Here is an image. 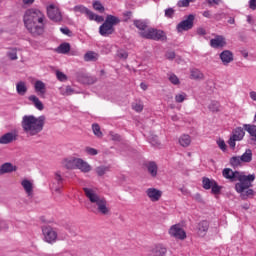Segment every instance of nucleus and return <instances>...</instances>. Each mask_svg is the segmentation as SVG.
Segmentation results:
<instances>
[{
	"label": "nucleus",
	"mask_w": 256,
	"mask_h": 256,
	"mask_svg": "<svg viewBox=\"0 0 256 256\" xmlns=\"http://www.w3.org/2000/svg\"><path fill=\"white\" fill-rule=\"evenodd\" d=\"M24 27L32 37H41L47 27V16L39 8H29L23 16Z\"/></svg>",
	"instance_id": "1"
},
{
	"label": "nucleus",
	"mask_w": 256,
	"mask_h": 256,
	"mask_svg": "<svg viewBox=\"0 0 256 256\" xmlns=\"http://www.w3.org/2000/svg\"><path fill=\"white\" fill-rule=\"evenodd\" d=\"M222 176L224 177V179L230 181V183H235V181H239L235 185L237 193H243L245 189L253 187V181H255V174L245 175L242 172L233 171L231 168H224L222 170Z\"/></svg>",
	"instance_id": "2"
},
{
	"label": "nucleus",
	"mask_w": 256,
	"mask_h": 256,
	"mask_svg": "<svg viewBox=\"0 0 256 256\" xmlns=\"http://www.w3.org/2000/svg\"><path fill=\"white\" fill-rule=\"evenodd\" d=\"M84 195L90 201L93 213H100V215H109L111 209L107 198L99 195L93 188H83Z\"/></svg>",
	"instance_id": "3"
},
{
	"label": "nucleus",
	"mask_w": 256,
	"mask_h": 256,
	"mask_svg": "<svg viewBox=\"0 0 256 256\" xmlns=\"http://www.w3.org/2000/svg\"><path fill=\"white\" fill-rule=\"evenodd\" d=\"M21 125L22 131L27 137H35L39 135L45 127V116L35 117L34 115H24Z\"/></svg>",
	"instance_id": "4"
},
{
	"label": "nucleus",
	"mask_w": 256,
	"mask_h": 256,
	"mask_svg": "<svg viewBox=\"0 0 256 256\" xmlns=\"http://www.w3.org/2000/svg\"><path fill=\"white\" fill-rule=\"evenodd\" d=\"M121 19L111 14L106 16L104 23L99 27V33L102 37H109L115 33V25H119Z\"/></svg>",
	"instance_id": "5"
},
{
	"label": "nucleus",
	"mask_w": 256,
	"mask_h": 256,
	"mask_svg": "<svg viewBox=\"0 0 256 256\" xmlns=\"http://www.w3.org/2000/svg\"><path fill=\"white\" fill-rule=\"evenodd\" d=\"M72 11H74L76 15H86L89 21H96V23H103V21H105V18H103V16L95 14L84 5H76L72 8Z\"/></svg>",
	"instance_id": "6"
},
{
	"label": "nucleus",
	"mask_w": 256,
	"mask_h": 256,
	"mask_svg": "<svg viewBox=\"0 0 256 256\" xmlns=\"http://www.w3.org/2000/svg\"><path fill=\"white\" fill-rule=\"evenodd\" d=\"M170 237L178 239L179 241H185L187 239V232L181 227V224H174L168 230Z\"/></svg>",
	"instance_id": "7"
},
{
	"label": "nucleus",
	"mask_w": 256,
	"mask_h": 256,
	"mask_svg": "<svg viewBox=\"0 0 256 256\" xmlns=\"http://www.w3.org/2000/svg\"><path fill=\"white\" fill-rule=\"evenodd\" d=\"M140 35L144 39H153V41H160L165 37V32L154 28H147L146 31L140 32Z\"/></svg>",
	"instance_id": "8"
},
{
	"label": "nucleus",
	"mask_w": 256,
	"mask_h": 256,
	"mask_svg": "<svg viewBox=\"0 0 256 256\" xmlns=\"http://www.w3.org/2000/svg\"><path fill=\"white\" fill-rule=\"evenodd\" d=\"M202 187L203 189H206V191H209V189H211L213 195H219V193H221V186L217 184V181H215L214 179H209L208 177L202 178Z\"/></svg>",
	"instance_id": "9"
},
{
	"label": "nucleus",
	"mask_w": 256,
	"mask_h": 256,
	"mask_svg": "<svg viewBox=\"0 0 256 256\" xmlns=\"http://www.w3.org/2000/svg\"><path fill=\"white\" fill-rule=\"evenodd\" d=\"M47 15L51 21H55L59 23V21H63V15H61V10L55 4H50L47 6Z\"/></svg>",
	"instance_id": "10"
},
{
	"label": "nucleus",
	"mask_w": 256,
	"mask_h": 256,
	"mask_svg": "<svg viewBox=\"0 0 256 256\" xmlns=\"http://www.w3.org/2000/svg\"><path fill=\"white\" fill-rule=\"evenodd\" d=\"M195 21V15L190 14L187 16V18L176 26V29L178 33H183V31H189L190 29H193V23Z\"/></svg>",
	"instance_id": "11"
},
{
	"label": "nucleus",
	"mask_w": 256,
	"mask_h": 256,
	"mask_svg": "<svg viewBox=\"0 0 256 256\" xmlns=\"http://www.w3.org/2000/svg\"><path fill=\"white\" fill-rule=\"evenodd\" d=\"M243 137H245V130L243 128L238 127L233 131L232 136L228 140V145L231 147V149H235L236 141H242Z\"/></svg>",
	"instance_id": "12"
},
{
	"label": "nucleus",
	"mask_w": 256,
	"mask_h": 256,
	"mask_svg": "<svg viewBox=\"0 0 256 256\" xmlns=\"http://www.w3.org/2000/svg\"><path fill=\"white\" fill-rule=\"evenodd\" d=\"M44 235V241L46 243H55L57 241V232L51 227H44L42 229Z\"/></svg>",
	"instance_id": "13"
},
{
	"label": "nucleus",
	"mask_w": 256,
	"mask_h": 256,
	"mask_svg": "<svg viewBox=\"0 0 256 256\" xmlns=\"http://www.w3.org/2000/svg\"><path fill=\"white\" fill-rule=\"evenodd\" d=\"M146 195L152 201V203H157L159 199L163 196V192L156 188H148L146 190Z\"/></svg>",
	"instance_id": "14"
},
{
	"label": "nucleus",
	"mask_w": 256,
	"mask_h": 256,
	"mask_svg": "<svg viewBox=\"0 0 256 256\" xmlns=\"http://www.w3.org/2000/svg\"><path fill=\"white\" fill-rule=\"evenodd\" d=\"M225 45H227V42L224 36L217 35L214 39L210 40V46L213 47V49H219L225 47Z\"/></svg>",
	"instance_id": "15"
},
{
	"label": "nucleus",
	"mask_w": 256,
	"mask_h": 256,
	"mask_svg": "<svg viewBox=\"0 0 256 256\" xmlns=\"http://www.w3.org/2000/svg\"><path fill=\"white\" fill-rule=\"evenodd\" d=\"M220 60L223 65H229V63H233L234 55L230 50H224L220 53Z\"/></svg>",
	"instance_id": "16"
},
{
	"label": "nucleus",
	"mask_w": 256,
	"mask_h": 256,
	"mask_svg": "<svg viewBox=\"0 0 256 256\" xmlns=\"http://www.w3.org/2000/svg\"><path fill=\"white\" fill-rule=\"evenodd\" d=\"M76 169H79L82 173H89L91 171L92 167L89 165V163L81 158H77L76 161Z\"/></svg>",
	"instance_id": "17"
},
{
	"label": "nucleus",
	"mask_w": 256,
	"mask_h": 256,
	"mask_svg": "<svg viewBox=\"0 0 256 256\" xmlns=\"http://www.w3.org/2000/svg\"><path fill=\"white\" fill-rule=\"evenodd\" d=\"M34 91L38 95H41L43 97L45 95V93H47V85L43 81L37 80L34 83Z\"/></svg>",
	"instance_id": "18"
},
{
	"label": "nucleus",
	"mask_w": 256,
	"mask_h": 256,
	"mask_svg": "<svg viewBox=\"0 0 256 256\" xmlns=\"http://www.w3.org/2000/svg\"><path fill=\"white\" fill-rule=\"evenodd\" d=\"M77 159L75 157L65 158L62 160V167L65 169H76L77 167Z\"/></svg>",
	"instance_id": "19"
},
{
	"label": "nucleus",
	"mask_w": 256,
	"mask_h": 256,
	"mask_svg": "<svg viewBox=\"0 0 256 256\" xmlns=\"http://www.w3.org/2000/svg\"><path fill=\"white\" fill-rule=\"evenodd\" d=\"M197 230L200 237H205L207 231H209V222L207 220L201 221L197 226Z\"/></svg>",
	"instance_id": "20"
},
{
	"label": "nucleus",
	"mask_w": 256,
	"mask_h": 256,
	"mask_svg": "<svg viewBox=\"0 0 256 256\" xmlns=\"http://www.w3.org/2000/svg\"><path fill=\"white\" fill-rule=\"evenodd\" d=\"M13 171H17V166H14L9 162L2 164L0 167V175H5V173H13Z\"/></svg>",
	"instance_id": "21"
},
{
	"label": "nucleus",
	"mask_w": 256,
	"mask_h": 256,
	"mask_svg": "<svg viewBox=\"0 0 256 256\" xmlns=\"http://www.w3.org/2000/svg\"><path fill=\"white\" fill-rule=\"evenodd\" d=\"M17 139V136L11 132H8L0 137V145H8V143H12V141H15Z\"/></svg>",
	"instance_id": "22"
},
{
	"label": "nucleus",
	"mask_w": 256,
	"mask_h": 256,
	"mask_svg": "<svg viewBox=\"0 0 256 256\" xmlns=\"http://www.w3.org/2000/svg\"><path fill=\"white\" fill-rule=\"evenodd\" d=\"M28 101H30L32 105H34V107L38 109V111H43V109H45L43 102H41L39 97H37L36 95H30L28 97Z\"/></svg>",
	"instance_id": "23"
},
{
	"label": "nucleus",
	"mask_w": 256,
	"mask_h": 256,
	"mask_svg": "<svg viewBox=\"0 0 256 256\" xmlns=\"http://www.w3.org/2000/svg\"><path fill=\"white\" fill-rule=\"evenodd\" d=\"M190 79H194L195 81H203V79H205V75L203 72H201V70L193 68L190 71Z\"/></svg>",
	"instance_id": "24"
},
{
	"label": "nucleus",
	"mask_w": 256,
	"mask_h": 256,
	"mask_svg": "<svg viewBox=\"0 0 256 256\" xmlns=\"http://www.w3.org/2000/svg\"><path fill=\"white\" fill-rule=\"evenodd\" d=\"M244 129L247 131V133H249V135L252 137L251 141H253L254 145H256V125L245 124Z\"/></svg>",
	"instance_id": "25"
},
{
	"label": "nucleus",
	"mask_w": 256,
	"mask_h": 256,
	"mask_svg": "<svg viewBox=\"0 0 256 256\" xmlns=\"http://www.w3.org/2000/svg\"><path fill=\"white\" fill-rule=\"evenodd\" d=\"M21 185H22L25 193L28 195V197H31L33 195V183L31 181L25 179L21 182Z\"/></svg>",
	"instance_id": "26"
},
{
	"label": "nucleus",
	"mask_w": 256,
	"mask_h": 256,
	"mask_svg": "<svg viewBox=\"0 0 256 256\" xmlns=\"http://www.w3.org/2000/svg\"><path fill=\"white\" fill-rule=\"evenodd\" d=\"M147 170L149 175H151V177H157V172H158V167H157V163L155 162H149L147 165Z\"/></svg>",
	"instance_id": "27"
},
{
	"label": "nucleus",
	"mask_w": 256,
	"mask_h": 256,
	"mask_svg": "<svg viewBox=\"0 0 256 256\" xmlns=\"http://www.w3.org/2000/svg\"><path fill=\"white\" fill-rule=\"evenodd\" d=\"M242 163H251L253 161V151L251 149H247L244 154L240 156Z\"/></svg>",
	"instance_id": "28"
},
{
	"label": "nucleus",
	"mask_w": 256,
	"mask_h": 256,
	"mask_svg": "<svg viewBox=\"0 0 256 256\" xmlns=\"http://www.w3.org/2000/svg\"><path fill=\"white\" fill-rule=\"evenodd\" d=\"M179 144L181 145V147H189L191 145V136L183 134L179 138Z\"/></svg>",
	"instance_id": "29"
},
{
	"label": "nucleus",
	"mask_w": 256,
	"mask_h": 256,
	"mask_svg": "<svg viewBox=\"0 0 256 256\" xmlns=\"http://www.w3.org/2000/svg\"><path fill=\"white\" fill-rule=\"evenodd\" d=\"M57 53H62L63 55L69 53L71 51V45L69 43H62L56 49Z\"/></svg>",
	"instance_id": "30"
},
{
	"label": "nucleus",
	"mask_w": 256,
	"mask_h": 256,
	"mask_svg": "<svg viewBox=\"0 0 256 256\" xmlns=\"http://www.w3.org/2000/svg\"><path fill=\"white\" fill-rule=\"evenodd\" d=\"M99 59V54L93 51H89L84 55V61H97Z\"/></svg>",
	"instance_id": "31"
},
{
	"label": "nucleus",
	"mask_w": 256,
	"mask_h": 256,
	"mask_svg": "<svg viewBox=\"0 0 256 256\" xmlns=\"http://www.w3.org/2000/svg\"><path fill=\"white\" fill-rule=\"evenodd\" d=\"M16 91L18 95H25V93H27V85L25 82H18L16 84Z\"/></svg>",
	"instance_id": "32"
},
{
	"label": "nucleus",
	"mask_w": 256,
	"mask_h": 256,
	"mask_svg": "<svg viewBox=\"0 0 256 256\" xmlns=\"http://www.w3.org/2000/svg\"><path fill=\"white\" fill-rule=\"evenodd\" d=\"M60 95H73L75 93V90H73V88H71V86H65V87H60Z\"/></svg>",
	"instance_id": "33"
},
{
	"label": "nucleus",
	"mask_w": 256,
	"mask_h": 256,
	"mask_svg": "<svg viewBox=\"0 0 256 256\" xmlns=\"http://www.w3.org/2000/svg\"><path fill=\"white\" fill-rule=\"evenodd\" d=\"M92 7L95 11H98L99 13H104L105 12V7L103 6V4L101 3V1L99 0H95L92 3Z\"/></svg>",
	"instance_id": "34"
},
{
	"label": "nucleus",
	"mask_w": 256,
	"mask_h": 256,
	"mask_svg": "<svg viewBox=\"0 0 256 256\" xmlns=\"http://www.w3.org/2000/svg\"><path fill=\"white\" fill-rule=\"evenodd\" d=\"M134 25L139 29L140 33H143V31H146L147 29V23L142 20H135Z\"/></svg>",
	"instance_id": "35"
},
{
	"label": "nucleus",
	"mask_w": 256,
	"mask_h": 256,
	"mask_svg": "<svg viewBox=\"0 0 256 256\" xmlns=\"http://www.w3.org/2000/svg\"><path fill=\"white\" fill-rule=\"evenodd\" d=\"M241 163H243V160H241V157L239 156H233L231 159H230V165L231 167H239V165H241Z\"/></svg>",
	"instance_id": "36"
},
{
	"label": "nucleus",
	"mask_w": 256,
	"mask_h": 256,
	"mask_svg": "<svg viewBox=\"0 0 256 256\" xmlns=\"http://www.w3.org/2000/svg\"><path fill=\"white\" fill-rule=\"evenodd\" d=\"M183 101H187V93L180 92L175 95V102L176 103H183Z\"/></svg>",
	"instance_id": "37"
},
{
	"label": "nucleus",
	"mask_w": 256,
	"mask_h": 256,
	"mask_svg": "<svg viewBox=\"0 0 256 256\" xmlns=\"http://www.w3.org/2000/svg\"><path fill=\"white\" fill-rule=\"evenodd\" d=\"M109 167L108 166H99L96 168V173L99 177H103L105 173H108Z\"/></svg>",
	"instance_id": "38"
},
{
	"label": "nucleus",
	"mask_w": 256,
	"mask_h": 256,
	"mask_svg": "<svg viewBox=\"0 0 256 256\" xmlns=\"http://www.w3.org/2000/svg\"><path fill=\"white\" fill-rule=\"evenodd\" d=\"M92 131L96 137H103V132H101V127L99 124H93Z\"/></svg>",
	"instance_id": "39"
},
{
	"label": "nucleus",
	"mask_w": 256,
	"mask_h": 256,
	"mask_svg": "<svg viewBox=\"0 0 256 256\" xmlns=\"http://www.w3.org/2000/svg\"><path fill=\"white\" fill-rule=\"evenodd\" d=\"M208 109H210V111H212V113H217L219 111V102L212 101L209 104Z\"/></svg>",
	"instance_id": "40"
},
{
	"label": "nucleus",
	"mask_w": 256,
	"mask_h": 256,
	"mask_svg": "<svg viewBox=\"0 0 256 256\" xmlns=\"http://www.w3.org/2000/svg\"><path fill=\"white\" fill-rule=\"evenodd\" d=\"M170 83H172V85H180L181 81L179 80V77H177V75L175 74H170L168 77Z\"/></svg>",
	"instance_id": "41"
},
{
	"label": "nucleus",
	"mask_w": 256,
	"mask_h": 256,
	"mask_svg": "<svg viewBox=\"0 0 256 256\" xmlns=\"http://www.w3.org/2000/svg\"><path fill=\"white\" fill-rule=\"evenodd\" d=\"M85 153H87V155L95 156V155L99 154V151H97V149L92 148V147H86L85 148Z\"/></svg>",
	"instance_id": "42"
},
{
	"label": "nucleus",
	"mask_w": 256,
	"mask_h": 256,
	"mask_svg": "<svg viewBox=\"0 0 256 256\" xmlns=\"http://www.w3.org/2000/svg\"><path fill=\"white\" fill-rule=\"evenodd\" d=\"M195 0H179L178 7H189V3H193Z\"/></svg>",
	"instance_id": "43"
},
{
	"label": "nucleus",
	"mask_w": 256,
	"mask_h": 256,
	"mask_svg": "<svg viewBox=\"0 0 256 256\" xmlns=\"http://www.w3.org/2000/svg\"><path fill=\"white\" fill-rule=\"evenodd\" d=\"M151 145H153V147H159V145H161V142L159 141V138L157 136H153L149 139Z\"/></svg>",
	"instance_id": "44"
},
{
	"label": "nucleus",
	"mask_w": 256,
	"mask_h": 256,
	"mask_svg": "<svg viewBox=\"0 0 256 256\" xmlns=\"http://www.w3.org/2000/svg\"><path fill=\"white\" fill-rule=\"evenodd\" d=\"M217 145L221 149V151H227V144H225V140L223 139L217 140Z\"/></svg>",
	"instance_id": "45"
},
{
	"label": "nucleus",
	"mask_w": 256,
	"mask_h": 256,
	"mask_svg": "<svg viewBox=\"0 0 256 256\" xmlns=\"http://www.w3.org/2000/svg\"><path fill=\"white\" fill-rule=\"evenodd\" d=\"M117 57H119V59H127V57H129V53H127V51L125 50H119L117 52Z\"/></svg>",
	"instance_id": "46"
},
{
	"label": "nucleus",
	"mask_w": 256,
	"mask_h": 256,
	"mask_svg": "<svg viewBox=\"0 0 256 256\" xmlns=\"http://www.w3.org/2000/svg\"><path fill=\"white\" fill-rule=\"evenodd\" d=\"M173 15H175V10L173 8L165 10V17H168V19H173Z\"/></svg>",
	"instance_id": "47"
},
{
	"label": "nucleus",
	"mask_w": 256,
	"mask_h": 256,
	"mask_svg": "<svg viewBox=\"0 0 256 256\" xmlns=\"http://www.w3.org/2000/svg\"><path fill=\"white\" fill-rule=\"evenodd\" d=\"M8 57L11 59V61H17V59H18L17 51L12 50V51L8 52Z\"/></svg>",
	"instance_id": "48"
},
{
	"label": "nucleus",
	"mask_w": 256,
	"mask_h": 256,
	"mask_svg": "<svg viewBox=\"0 0 256 256\" xmlns=\"http://www.w3.org/2000/svg\"><path fill=\"white\" fill-rule=\"evenodd\" d=\"M56 76L59 81H67V76L63 72L57 71Z\"/></svg>",
	"instance_id": "49"
},
{
	"label": "nucleus",
	"mask_w": 256,
	"mask_h": 256,
	"mask_svg": "<svg viewBox=\"0 0 256 256\" xmlns=\"http://www.w3.org/2000/svg\"><path fill=\"white\" fill-rule=\"evenodd\" d=\"M206 3H208L210 7H213V5H221V3H223V0H206Z\"/></svg>",
	"instance_id": "50"
},
{
	"label": "nucleus",
	"mask_w": 256,
	"mask_h": 256,
	"mask_svg": "<svg viewBox=\"0 0 256 256\" xmlns=\"http://www.w3.org/2000/svg\"><path fill=\"white\" fill-rule=\"evenodd\" d=\"M132 107L134 111H137V113H141V111H143V104L141 103H136Z\"/></svg>",
	"instance_id": "51"
},
{
	"label": "nucleus",
	"mask_w": 256,
	"mask_h": 256,
	"mask_svg": "<svg viewBox=\"0 0 256 256\" xmlns=\"http://www.w3.org/2000/svg\"><path fill=\"white\" fill-rule=\"evenodd\" d=\"M54 179L55 181H57V183H63V177L61 176V172H56Z\"/></svg>",
	"instance_id": "52"
},
{
	"label": "nucleus",
	"mask_w": 256,
	"mask_h": 256,
	"mask_svg": "<svg viewBox=\"0 0 256 256\" xmlns=\"http://www.w3.org/2000/svg\"><path fill=\"white\" fill-rule=\"evenodd\" d=\"M61 33H63V35H68V37L71 36V30H69V28L64 27V28H60Z\"/></svg>",
	"instance_id": "53"
},
{
	"label": "nucleus",
	"mask_w": 256,
	"mask_h": 256,
	"mask_svg": "<svg viewBox=\"0 0 256 256\" xmlns=\"http://www.w3.org/2000/svg\"><path fill=\"white\" fill-rule=\"evenodd\" d=\"M175 57V52H167L166 53V58H168L170 61H173V58Z\"/></svg>",
	"instance_id": "54"
},
{
	"label": "nucleus",
	"mask_w": 256,
	"mask_h": 256,
	"mask_svg": "<svg viewBox=\"0 0 256 256\" xmlns=\"http://www.w3.org/2000/svg\"><path fill=\"white\" fill-rule=\"evenodd\" d=\"M249 7L252 9V11H255V9H256V0H250L249 1Z\"/></svg>",
	"instance_id": "55"
},
{
	"label": "nucleus",
	"mask_w": 256,
	"mask_h": 256,
	"mask_svg": "<svg viewBox=\"0 0 256 256\" xmlns=\"http://www.w3.org/2000/svg\"><path fill=\"white\" fill-rule=\"evenodd\" d=\"M197 33L198 35H207V31L203 27L198 28Z\"/></svg>",
	"instance_id": "56"
},
{
	"label": "nucleus",
	"mask_w": 256,
	"mask_h": 256,
	"mask_svg": "<svg viewBox=\"0 0 256 256\" xmlns=\"http://www.w3.org/2000/svg\"><path fill=\"white\" fill-rule=\"evenodd\" d=\"M203 17H205L206 19H211L212 15H211V11L206 10L202 13Z\"/></svg>",
	"instance_id": "57"
},
{
	"label": "nucleus",
	"mask_w": 256,
	"mask_h": 256,
	"mask_svg": "<svg viewBox=\"0 0 256 256\" xmlns=\"http://www.w3.org/2000/svg\"><path fill=\"white\" fill-rule=\"evenodd\" d=\"M249 97L252 101L256 102V91H250L249 92Z\"/></svg>",
	"instance_id": "58"
},
{
	"label": "nucleus",
	"mask_w": 256,
	"mask_h": 256,
	"mask_svg": "<svg viewBox=\"0 0 256 256\" xmlns=\"http://www.w3.org/2000/svg\"><path fill=\"white\" fill-rule=\"evenodd\" d=\"M194 199L201 203L203 201V198L201 197V194L197 193L194 195Z\"/></svg>",
	"instance_id": "59"
},
{
	"label": "nucleus",
	"mask_w": 256,
	"mask_h": 256,
	"mask_svg": "<svg viewBox=\"0 0 256 256\" xmlns=\"http://www.w3.org/2000/svg\"><path fill=\"white\" fill-rule=\"evenodd\" d=\"M22 3L24 5H33L35 3V0H22Z\"/></svg>",
	"instance_id": "60"
},
{
	"label": "nucleus",
	"mask_w": 256,
	"mask_h": 256,
	"mask_svg": "<svg viewBox=\"0 0 256 256\" xmlns=\"http://www.w3.org/2000/svg\"><path fill=\"white\" fill-rule=\"evenodd\" d=\"M254 191L253 189H248L246 192H245V195L246 197H252V195H254Z\"/></svg>",
	"instance_id": "61"
},
{
	"label": "nucleus",
	"mask_w": 256,
	"mask_h": 256,
	"mask_svg": "<svg viewBox=\"0 0 256 256\" xmlns=\"http://www.w3.org/2000/svg\"><path fill=\"white\" fill-rule=\"evenodd\" d=\"M241 54L245 59L249 57V52H247L246 50L242 51Z\"/></svg>",
	"instance_id": "62"
},
{
	"label": "nucleus",
	"mask_w": 256,
	"mask_h": 256,
	"mask_svg": "<svg viewBox=\"0 0 256 256\" xmlns=\"http://www.w3.org/2000/svg\"><path fill=\"white\" fill-rule=\"evenodd\" d=\"M140 87H141V89H142L143 91H147V87H148L147 84H145V83L142 82V83L140 84Z\"/></svg>",
	"instance_id": "63"
},
{
	"label": "nucleus",
	"mask_w": 256,
	"mask_h": 256,
	"mask_svg": "<svg viewBox=\"0 0 256 256\" xmlns=\"http://www.w3.org/2000/svg\"><path fill=\"white\" fill-rule=\"evenodd\" d=\"M172 121H179V116L177 114H174L171 116Z\"/></svg>",
	"instance_id": "64"
}]
</instances>
